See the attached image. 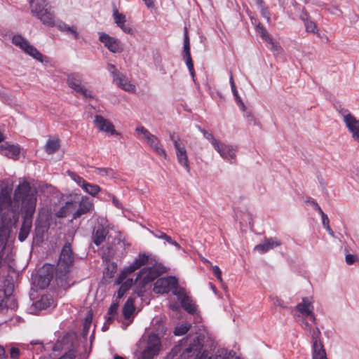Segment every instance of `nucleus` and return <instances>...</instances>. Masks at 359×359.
Instances as JSON below:
<instances>
[{"instance_id": "bf43d9fd", "label": "nucleus", "mask_w": 359, "mask_h": 359, "mask_svg": "<svg viewBox=\"0 0 359 359\" xmlns=\"http://www.w3.org/2000/svg\"><path fill=\"white\" fill-rule=\"evenodd\" d=\"M355 261V257L353 255H347L346 256V262L348 264H352L354 263V262Z\"/></svg>"}, {"instance_id": "72a5a7b5", "label": "nucleus", "mask_w": 359, "mask_h": 359, "mask_svg": "<svg viewBox=\"0 0 359 359\" xmlns=\"http://www.w3.org/2000/svg\"><path fill=\"white\" fill-rule=\"evenodd\" d=\"M191 324L184 323L177 326L175 329L174 334L176 336H182L186 334L191 328Z\"/></svg>"}, {"instance_id": "4be33fe9", "label": "nucleus", "mask_w": 359, "mask_h": 359, "mask_svg": "<svg viewBox=\"0 0 359 359\" xmlns=\"http://www.w3.org/2000/svg\"><path fill=\"white\" fill-rule=\"evenodd\" d=\"M108 230L102 225H98L93 231L92 238L96 245H100L105 240Z\"/></svg>"}, {"instance_id": "5fc2aeb1", "label": "nucleus", "mask_w": 359, "mask_h": 359, "mask_svg": "<svg viewBox=\"0 0 359 359\" xmlns=\"http://www.w3.org/2000/svg\"><path fill=\"white\" fill-rule=\"evenodd\" d=\"M75 358V353L74 351L70 350L65 354H64L62 356H61L58 359H74Z\"/></svg>"}, {"instance_id": "cd10ccee", "label": "nucleus", "mask_w": 359, "mask_h": 359, "mask_svg": "<svg viewBox=\"0 0 359 359\" xmlns=\"http://www.w3.org/2000/svg\"><path fill=\"white\" fill-rule=\"evenodd\" d=\"M135 311L134 298L129 297L123 308V314L126 319L130 318Z\"/></svg>"}, {"instance_id": "f03ea898", "label": "nucleus", "mask_w": 359, "mask_h": 359, "mask_svg": "<svg viewBox=\"0 0 359 359\" xmlns=\"http://www.w3.org/2000/svg\"><path fill=\"white\" fill-rule=\"evenodd\" d=\"M12 189L6 186L0 191V247L4 248L11 231V220L15 217V205L11 197Z\"/></svg>"}, {"instance_id": "f3484780", "label": "nucleus", "mask_w": 359, "mask_h": 359, "mask_svg": "<svg viewBox=\"0 0 359 359\" xmlns=\"http://www.w3.org/2000/svg\"><path fill=\"white\" fill-rule=\"evenodd\" d=\"M295 309L304 318H308L315 323L316 318L313 314V306L309 298H303L302 302L295 306Z\"/></svg>"}, {"instance_id": "ddd939ff", "label": "nucleus", "mask_w": 359, "mask_h": 359, "mask_svg": "<svg viewBox=\"0 0 359 359\" xmlns=\"http://www.w3.org/2000/svg\"><path fill=\"white\" fill-rule=\"evenodd\" d=\"M149 257L145 254H141L137 259L128 266L124 268V269L120 273L118 278V283H121L124 279L126 278L127 276L133 273L137 269H140L143 265L147 264Z\"/></svg>"}, {"instance_id": "338daca9", "label": "nucleus", "mask_w": 359, "mask_h": 359, "mask_svg": "<svg viewBox=\"0 0 359 359\" xmlns=\"http://www.w3.org/2000/svg\"><path fill=\"white\" fill-rule=\"evenodd\" d=\"M6 358L5 350L2 346H0V359Z\"/></svg>"}, {"instance_id": "5701e85b", "label": "nucleus", "mask_w": 359, "mask_h": 359, "mask_svg": "<svg viewBox=\"0 0 359 359\" xmlns=\"http://www.w3.org/2000/svg\"><path fill=\"white\" fill-rule=\"evenodd\" d=\"M156 277L155 270L152 267H144L138 273L135 282L138 280L144 283L152 281Z\"/></svg>"}, {"instance_id": "680f3d73", "label": "nucleus", "mask_w": 359, "mask_h": 359, "mask_svg": "<svg viewBox=\"0 0 359 359\" xmlns=\"http://www.w3.org/2000/svg\"><path fill=\"white\" fill-rule=\"evenodd\" d=\"M245 116L248 121L254 122L255 123L256 120H255V117L251 114L250 112H249V111L246 112Z\"/></svg>"}, {"instance_id": "09e8293b", "label": "nucleus", "mask_w": 359, "mask_h": 359, "mask_svg": "<svg viewBox=\"0 0 359 359\" xmlns=\"http://www.w3.org/2000/svg\"><path fill=\"white\" fill-rule=\"evenodd\" d=\"M53 26H56L57 27V29L62 32H65L69 27L68 25H67L65 22H62V21L58 22L56 24L54 22Z\"/></svg>"}, {"instance_id": "864d4df0", "label": "nucleus", "mask_w": 359, "mask_h": 359, "mask_svg": "<svg viewBox=\"0 0 359 359\" xmlns=\"http://www.w3.org/2000/svg\"><path fill=\"white\" fill-rule=\"evenodd\" d=\"M212 269H213L214 274L215 275L217 278L220 282H222V271H221L220 269L217 266H212Z\"/></svg>"}, {"instance_id": "37998d69", "label": "nucleus", "mask_w": 359, "mask_h": 359, "mask_svg": "<svg viewBox=\"0 0 359 359\" xmlns=\"http://www.w3.org/2000/svg\"><path fill=\"white\" fill-rule=\"evenodd\" d=\"M95 172L100 176H107L112 173V170L104 168H95Z\"/></svg>"}, {"instance_id": "69168bd1", "label": "nucleus", "mask_w": 359, "mask_h": 359, "mask_svg": "<svg viewBox=\"0 0 359 359\" xmlns=\"http://www.w3.org/2000/svg\"><path fill=\"white\" fill-rule=\"evenodd\" d=\"M145 4L148 8H153L154 7V1L153 0H143Z\"/></svg>"}, {"instance_id": "b1692460", "label": "nucleus", "mask_w": 359, "mask_h": 359, "mask_svg": "<svg viewBox=\"0 0 359 359\" xmlns=\"http://www.w3.org/2000/svg\"><path fill=\"white\" fill-rule=\"evenodd\" d=\"M93 207L92 203L88 198H83L79 204L78 209L74 213L73 218L76 219L89 212Z\"/></svg>"}, {"instance_id": "774afa93", "label": "nucleus", "mask_w": 359, "mask_h": 359, "mask_svg": "<svg viewBox=\"0 0 359 359\" xmlns=\"http://www.w3.org/2000/svg\"><path fill=\"white\" fill-rule=\"evenodd\" d=\"M170 307L173 310V311H178L180 309V306L179 305L177 304V303H173V304H171Z\"/></svg>"}, {"instance_id": "13d9d810", "label": "nucleus", "mask_w": 359, "mask_h": 359, "mask_svg": "<svg viewBox=\"0 0 359 359\" xmlns=\"http://www.w3.org/2000/svg\"><path fill=\"white\" fill-rule=\"evenodd\" d=\"M322 217V222L324 228L327 227V226H330V220L326 214H323L321 215Z\"/></svg>"}, {"instance_id": "1a4fd4ad", "label": "nucleus", "mask_w": 359, "mask_h": 359, "mask_svg": "<svg viewBox=\"0 0 359 359\" xmlns=\"http://www.w3.org/2000/svg\"><path fill=\"white\" fill-rule=\"evenodd\" d=\"M12 43L15 46L19 47L25 53L32 56L33 58L40 62H43V55L35 47L32 46L29 43V42L22 36H14L12 39Z\"/></svg>"}, {"instance_id": "8fccbe9b", "label": "nucleus", "mask_w": 359, "mask_h": 359, "mask_svg": "<svg viewBox=\"0 0 359 359\" xmlns=\"http://www.w3.org/2000/svg\"><path fill=\"white\" fill-rule=\"evenodd\" d=\"M20 355V349L17 347H12L10 349V356L13 359H17Z\"/></svg>"}, {"instance_id": "473e14b6", "label": "nucleus", "mask_w": 359, "mask_h": 359, "mask_svg": "<svg viewBox=\"0 0 359 359\" xmlns=\"http://www.w3.org/2000/svg\"><path fill=\"white\" fill-rule=\"evenodd\" d=\"M183 57L187 62L189 60H192L190 54V44L189 39L187 34H185L183 48Z\"/></svg>"}, {"instance_id": "a18cd8bd", "label": "nucleus", "mask_w": 359, "mask_h": 359, "mask_svg": "<svg viewBox=\"0 0 359 359\" xmlns=\"http://www.w3.org/2000/svg\"><path fill=\"white\" fill-rule=\"evenodd\" d=\"M70 176L72 177V180L82 188H83V184H86V182H87L82 177H79V175H77L74 173H71Z\"/></svg>"}, {"instance_id": "f257e3e1", "label": "nucleus", "mask_w": 359, "mask_h": 359, "mask_svg": "<svg viewBox=\"0 0 359 359\" xmlns=\"http://www.w3.org/2000/svg\"><path fill=\"white\" fill-rule=\"evenodd\" d=\"M13 203L15 205V214L20 210L22 223L18 239L23 242L28 237L32 226L33 216L37 204V191L27 181L20 182L15 188Z\"/></svg>"}, {"instance_id": "4468645a", "label": "nucleus", "mask_w": 359, "mask_h": 359, "mask_svg": "<svg viewBox=\"0 0 359 359\" xmlns=\"http://www.w3.org/2000/svg\"><path fill=\"white\" fill-rule=\"evenodd\" d=\"M149 257L145 254H141L137 259L128 266L124 268V269L120 273L118 278V283H121L124 279L126 278L127 276L133 273L137 269H140L143 265L147 264Z\"/></svg>"}, {"instance_id": "c03bdc74", "label": "nucleus", "mask_w": 359, "mask_h": 359, "mask_svg": "<svg viewBox=\"0 0 359 359\" xmlns=\"http://www.w3.org/2000/svg\"><path fill=\"white\" fill-rule=\"evenodd\" d=\"M118 302L113 303L110 306V307L109 309V311H108V313L110 316L109 319H111V318H114L115 316V315L116 314L117 310H118Z\"/></svg>"}, {"instance_id": "3c124183", "label": "nucleus", "mask_w": 359, "mask_h": 359, "mask_svg": "<svg viewBox=\"0 0 359 359\" xmlns=\"http://www.w3.org/2000/svg\"><path fill=\"white\" fill-rule=\"evenodd\" d=\"M116 283H117V284H119L118 283V280H116ZM120 284H121L122 285L125 286L126 290H128L133 285V280L132 278H128V279H126L125 280V279H124Z\"/></svg>"}, {"instance_id": "0e129e2a", "label": "nucleus", "mask_w": 359, "mask_h": 359, "mask_svg": "<svg viewBox=\"0 0 359 359\" xmlns=\"http://www.w3.org/2000/svg\"><path fill=\"white\" fill-rule=\"evenodd\" d=\"M300 18L304 22V24L306 23V21L309 20V16H308L307 13H303L301 15Z\"/></svg>"}, {"instance_id": "7c9ffc66", "label": "nucleus", "mask_w": 359, "mask_h": 359, "mask_svg": "<svg viewBox=\"0 0 359 359\" xmlns=\"http://www.w3.org/2000/svg\"><path fill=\"white\" fill-rule=\"evenodd\" d=\"M59 148L60 143L58 140L56 139L48 140L45 146V150L48 154H54L59 149Z\"/></svg>"}, {"instance_id": "aec40b11", "label": "nucleus", "mask_w": 359, "mask_h": 359, "mask_svg": "<svg viewBox=\"0 0 359 359\" xmlns=\"http://www.w3.org/2000/svg\"><path fill=\"white\" fill-rule=\"evenodd\" d=\"M280 245V241L276 238H265L264 241L255 247V250L261 254L265 253L271 249Z\"/></svg>"}, {"instance_id": "a878e982", "label": "nucleus", "mask_w": 359, "mask_h": 359, "mask_svg": "<svg viewBox=\"0 0 359 359\" xmlns=\"http://www.w3.org/2000/svg\"><path fill=\"white\" fill-rule=\"evenodd\" d=\"M54 303L53 298L50 294L42 295L39 300L34 304L35 307L38 309L43 310L51 306Z\"/></svg>"}, {"instance_id": "e433bc0d", "label": "nucleus", "mask_w": 359, "mask_h": 359, "mask_svg": "<svg viewBox=\"0 0 359 359\" xmlns=\"http://www.w3.org/2000/svg\"><path fill=\"white\" fill-rule=\"evenodd\" d=\"M18 307V304L15 298L12 296V294L9 295L7 298L6 301L4 304V309H10L11 310H15Z\"/></svg>"}, {"instance_id": "58836bf2", "label": "nucleus", "mask_w": 359, "mask_h": 359, "mask_svg": "<svg viewBox=\"0 0 359 359\" xmlns=\"http://www.w3.org/2000/svg\"><path fill=\"white\" fill-rule=\"evenodd\" d=\"M309 332L311 337L312 344L321 343L320 340V331L318 327L311 330Z\"/></svg>"}, {"instance_id": "c85d7f7f", "label": "nucleus", "mask_w": 359, "mask_h": 359, "mask_svg": "<svg viewBox=\"0 0 359 359\" xmlns=\"http://www.w3.org/2000/svg\"><path fill=\"white\" fill-rule=\"evenodd\" d=\"M13 291V285L10 284L6 290H0V311L4 310V304L9 295L12 294Z\"/></svg>"}, {"instance_id": "6ab92c4d", "label": "nucleus", "mask_w": 359, "mask_h": 359, "mask_svg": "<svg viewBox=\"0 0 359 359\" xmlns=\"http://www.w3.org/2000/svg\"><path fill=\"white\" fill-rule=\"evenodd\" d=\"M0 153L8 158L18 159L20 153V147L18 145L6 142L0 146Z\"/></svg>"}, {"instance_id": "de8ad7c7", "label": "nucleus", "mask_w": 359, "mask_h": 359, "mask_svg": "<svg viewBox=\"0 0 359 359\" xmlns=\"http://www.w3.org/2000/svg\"><path fill=\"white\" fill-rule=\"evenodd\" d=\"M66 34L72 35L75 39L79 38V34L76 31V27H68L67 29L65 32Z\"/></svg>"}, {"instance_id": "7ed1b4c3", "label": "nucleus", "mask_w": 359, "mask_h": 359, "mask_svg": "<svg viewBox=\"0 0 359 359\" xmlns=\"http://www.w3.org/2000/svg\"><path fill=\"white\" fill-rule=\"evenodd\" d=\"M174 289L173 294L180 302L183 309L188 313L194 314L196 311V306L183 287H177V280L174 276L158 278L154 283V291L156 293H168Z\"/></svg>"}, {"instance_id": "c9c22d12", "label": "nucleus", "mask_w": 359, "mask_h": 359, "mask_svg": "<svg viewBox=\"0 0 359 359\" xmlns=\"http://www.w3.org/2000/svg\"><path fill=\"white\" fill-rule=\"evenodd\" d=\"M117 269L116 264L111 262L107 264L106 270L104 272V276L107 278H111L116 273Z\"/></svg>"}, {"instance_id": "f704fd0d", "label": "nucleus", "mask_w": 359, "mask_h": 359, "mask_svg": "<svg viewBox=\"0 0 359 359\" xmlns=\"http://www.w3.org/2000/svg\"><path fill=\"white\" fill-rule=\"evenodd\" d=\"M256 30L260 37L265 41L267 42L268 41L271 40V37L269 35L266 29L262 26L259 23L256 26Z\"/></svg>"}, {"instance_id": "9d476101", "label": "nucleus", "mask_w": 359, "mask_h": 359, "mask_svg": "<svg viewBox=\"0 0 359 359\" xmlns=\"http://www.w3.org/2000/svg\"><path fill=\"white\" fill-rule=\"evenodd\" d=\"M340 114L343 117L344 122L352 138L359 142V121L357 120L348 110L341 109Z\"/></svg>"}, {"instance_id": "4c0bfd02", "label": "nucleus", "mask_w": 359, "mask_h": 359, "mask_svg": "<svg viewBox=\"0 0 359 359\" xmlns=\"http://www.w3.org/2000/svg\"><path fill=\"white\" fill-rule=\"evenodd\" d=\"M306 30L309 32H312L314 34H317L318 36H320V33L318 32V29L317 28L316 24L311 20H309L306 21V23L304 24Z\"/></svg>"}, {"instance_id": "79ce46f5", "label": "nucleus", "mask_w": 359, "mask_h": 359, "mask_svg": "<svg viewBox=\"0 0 359 359\" xmlns=\"http://www.w3.org/2000/svg\"><path fill=\"white\" fill-rule=\"evenodd\" d=\"M268 43V48L273 51L274 53H279L281 51V47L276 43H275L272 39L266 42Z\"/></svg>"}, {"instance_id": "c756f323", "label": "nucleus", "mask_w": 359, "mask_h": 359, "mask_svg": "<svg viewBox=\"0 0 359 359\" xmlns=\"http://www.w3.org/2000/svg\"><path fill=\"white\" fill-rule=\"evenodd\" d=\"M198 130L203 135V137L212 144L213 148H215L220 140L216 139L214 135L212 133L207 131L206 130L202 128L201 126H196Z\"/></svg>"}, {"instance_id": "4d7b16f0", "label": "nucleus", "mask_w": 359, "mask_h": 359, "mask_svg": "<svg viewBox=\"0 0 359 359\" xmlns=\"http://www.w3.org/2000/svg\"><path fill=\"white\" fill-rule=\"evenodd\" d=\"M127 290H126L125 286L121 285L117 292V298L121 299L125 294Z\"/></svg>"}, {"instance_id": "39448f33", "label": "nucleus", "mask_w": 359, "mask_h": 359, "mask_svg": "<svg viewBox=\"0 0 359 359\" xmlns=\"http://www.w3.org/2000/svg\"><path fill=\"white\" fill-rule=\"evenodd\" d=\"M205 336L201 333L189 334L182 341L180 346L185 348L179 359H210L208 353L203 350Z\"/></svg>"}, {"instance_id": "f8f14e48", "label": "nucleus", "mask_w": 359, "mask_h": 359, "mask_svg": "<svg viewBox=\"0 0 359 359\" xmlns=\"http://www.w3.org/2000/svg\"><path fill=\"white\" fill-rule=\"evenodd\" d=\"M161 348L160 339L156 334H150L148 338L147 346L142 353V359H152L158 355Z\"/></svg>"}, {"instance_id": "49530a36", "label": "nucleus", "mask_w": 359, "mask_h": 359, "mask_svg": "<svg viewBox=\"0 0 359 359\" xmlns=\"http://www.w3.org/2000/svg\"><path fill=\"white\" fill-rule=\"evenodd\" d=\"M107 69L110 72V74L113 77V79H115V77L118 76V75L121 74V73L118 72L115 65H114L109 64L107 66Z\"/></svg>"}, {"instance_id": "6e6d98bb", "label": "nucleus", "mask_w": 359, "mask_h": 359, "mask_svg": "<svg viewBox=\"0 0 359 359\" xmlns=\"http://www.w3.org/2000/svg\"><path fill=\"white\" fill-rule=\"evenodd\" d=\"M259 9L262 15L269 21L270 19V15L268 8L266 6H262Z\"/></svg>"}, {"instance_id": "052dcab7", "label": "nucleus", "mask_w": 359, "mask_h": 359, "mask_svg": "<svg viewBox=\"0 0 359 359\" xmlns=\"http://www.w3.org/2000/svg\"><path fill=\"white\" fill-rule=\"evenodd\" d=\"M273 304L276 306H280L281 308H285V306L283 304V302L278 299V297H276L273 300Z\"/></svg>"}, {"instance_id": "0eeeda50", "label": "nucleus", "mask_w": 359, "mask_h": 359, "mask_svg": "<svg viewBox=\"0 0 359 359\" xmlns=\"http://www.w3.org/2000/svg\"><path fill=\"white\" fill-rule=\"evenodd\" d=\"M135 131L139 138L143 139L158 156L166 159V151L157 137L142 126H137Z\"/></svg>"}, {"instance_id": "603ef678", "label": "nucleus", "mask_w": 359, "mask_h": 359, "mask_svg": "<svg viewBox=\"0 0 359 359\" xmlns=\"http://www.w3.org/2000/svg\"><path fill=\"white\" fill-rule=\"evenodd\" d=\"M186 65L189 69V71L190 72V74H191L193 80L195 81V80H194L195 73H194V64H193L192 60L187 61L186 62Z\"/></svg>"}, {"instance_id": "423d86ee", "label": "nucleus", "mask_w": 359, "mask_h": 359, "mask_svg": "<svg viewBox=\"0 0 359 359\" xmlns=\"http://www.w3.org/2000/svg\"><path fill=\"white\" fill-rule=\"evenodd\" d=\"M31 13L43 25H54V14L49 10L47 0H31L29 1Z\"/></svg>"}, {"instance_id": "20e7f679", "label": "nucleus", "mask_w": 359, "mask_h": 359, "mask_svg": "<svg viewBox=\"0 0 359 359\" xmlns=\"http://www.w3.org/2000/svg\"><path fill=\"white\" fill-rule=\"evenodd\" d=\"M74 255L71 244L65 243L63 246L55 268V277L57 284L62 287L67 285V280L73 269L74 263Z\"/></svg>"}, {"instance_id": "a19ab883", "label": "nucleus", "mask_w": 359, "mask_h": 359, "mask_svg": "<svg viewBox=\"0 0 359 359\" xmlns=\"http://www.w3.org/2000/svg\"><path fill=\"white\" fill-rule=\"evenodd\" d=\"M153 234L156 238H158L159 239H163L168 243H172V238L161 231H156L155 232H153Z\"/></svg>"}, {"instance_id": "2eb2a0df", "label": "nucleus", "mask_w": 359, "mask_h": 359, "mask_svg": "<svg viewBox=\"0 0 359 359\" xmlns=\"http://www.w3.org/2000/svg\"><path fill=\"white\" fill-rule=\"evenodd\" d=\"M220 155V156L229 163H233L236 160V147L231 144H226L221 141L214 148Z\"/></svg>"}, {"instance_id": "412c9836", "label": "nucleus", "mask_w": 359, "mask_h": 359, "mask_svg": "<svg viewBox=\"0 0 359 359\" xmlns=\"http://www.w3.org/2000/svg\"><path fill=\"white\" fill-rule=\"evenodd\" d=\"M113 18L114 22L116 25L121 29V30L126 33L130 34L132 32V29L130 25L126 23V15L123 13H121L118 11V10L114 9L113 11Z\"/></svg>"}, {"instance_id": "bb28decb", "label": "nucleus", "mask_w": 359, "mask_h": 359, "mask_svg": "<svg viewBox=\"0 0 359 359\" xmlns=\"http://www.w3.org/2000/svg\"><path fill=\"white\" fill-rule=\"evenodd\" d=\"M313 359H327L325 350L321 343L312 344Z\"/></svg>"}, {"instance_id": "dca6fc26", "label": "nucleus", "mask_w": 359, "mask_h": 359, "mask_svg": "<svg viewBox=\"0 0 359 359\" xmlns=\"http://www.w3.org/2000/svg\"><path fill=\"white\" fill-rule=\"evenodd\" d=\"M99 36L100 41L104 43V46L110 52L116 53H121L123 50L122 44L118 39L111 37L104 32H100Z\"/></svg>"}, {"instance_id": "ea45409f", "label": "nucleus", "mask_w": 359, "mask_h": 359, "mask_svg": "<svg viewBox=\"0 0 359 359\" xmlns=\"http://www.w3.org/2000/svg\"><path fill=\"white\" fill-rule=\"evenodd\" d=\"M229 82H230V84H231V90H232V93H233V96L235 97L236 101L237 102H241V97L239 96V95L238 93V91L236 90V87L235 83L233 81V76H232L231 74L230 75Z\"/></svg>"}, {"instance_id": "2f4dec72", "label": "nucleus", "mask_w": 359, "mask_h": 359, "mask_svg": "<svg viewBox=\"0 0 359 359\" xmlns=\"http://www.w3.org/2000/svg\"><path fill=\"white\" fill-rule=\"evenodd\" d=\"M83 189L93 196H95L100 191V187L97 184L86 182L83 184Z\"/></svg>"}, {"instance_id": "393cba45", "label": "nucleus", "mask_w": 359, "mask_h": 359, "mask_svg": "<svg viewBox=\"0 0 359 359\" xmlns=\"http://www.w3.org/2000/svg\"><path fill=\"white\" fill-rule=\"evenodd\" d=\"M114 81L116 82L117 86L126 91L133 92L135 90V86L130 83L128 79L122 74L115 77Z\"/></svg>"}, {"instance_id": "e2e57ef3", "label": "nucleus", "mask_w": 359, "mask_h": 359, "mask_svg": "<svg viewBox=\"0 0 359 359\" xmlns=\"http://www.w3.org/2000/svg\"><path fill=\"white\" fill-rule=\"evenodd\" d=\"M91 323V319L90 318H86V320H85V323H84V330L87 332L88 329V327L90 326Z\"/></svg>"}, {"instance_id": "9b49d317", "label": "nucleus", "mask_w": 359, "mask_h": 359, "mask_svg": "<svg viewBox=\"0 0 359 359\" xmlns=\"http://www.w3.org/2000/svg\"><path fill=\"white\" fill-rule=\"evenodd\" d=\"M68 86L73 89L76 93L82 95L85 97H91V93L83 86H82V77L78 73H72L68 74L67 79Z\"/></svg>"}, {"instance_id": "6e6552de", "label": "nucleus", "mask_w": 359, "mask_h": 359, "mask_svg": "<svg viewBox=\"0 0 359 359\" xmlns=\"http://www.w3.org/2000/svg\"><path fill=\"white\" fill-rule=\"evenodd\" d=\"M170 138L173 142L178 163L189 172L190 165L189 163L187 152L185 147L180 142V137L175 133H170Z\"/></svg>"}, {"instance_id": "a211bd4d", "label": "nucleus", "mask_w": 359, "mask_h": 359, "mask_svg": "<svg viewBox=\"0 0 359 359\" xmlns=\"http://www.w3.org/2000/svg\"><path fill=\"white\" fill-rule=\"evenodd\" d=\"M94 123L95 126L101 131L109 133L111 135L118 134L116 130L114 129V126L112 123L100 115H96L95 116Z\"/></svg>"}]
</instances>
